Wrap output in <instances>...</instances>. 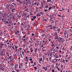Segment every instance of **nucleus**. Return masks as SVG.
Masks as SVG:
<instances>
[{
	"instance_id": "1",
	"label": "nucleus",
	"mask_w": 72,
	"mask_h": 72,
	"mask_svg": "<svg viewBox=\"0 0 72 72\" xmlns=\"http://www.w3.org/2000/svg\"><path fill=\"white\" fill-rule=\"evenodd\" d=\"M58 39L59 40V42H61V43H62L64 41L63 37H58Z\"/></svg>"
},
{
	"instance_id": "2",
	"label": "nucleus",
	"mask_w": 72,
	"mask_h": 72,
	"mask_svg": "<svg viewBox=\"0 0 72 72\" xmlns=\"http://www.w3.org/2000/svg\"><path fill=\"white\" fill-rule=\"evenodd\" d=\"M8 59V61H9L10 62H11L13 60V58H12V56H10L9 57Z\"/></svg>"
},
{
	"instance_id": "3",
	"label": "nucleus",
	"mask_w": 72,
	"mask_h": 72,
	"mask_svg": "<svg viewBox=\"0 0 72 72\" xmlns=\"http://www.w3.org/2000/svg\"><path fill=\"white\" fill-rule=\"evenodd\" d=\"M53 36L54 37V39H58L59 37L58 36V34L57 35H55V34H54Z\"/></svg>"
},
{
	"instance_id": "4",
	"label": "nucleus",
	"mask_w": 72,
	"mask_h": 72,
	"mask_svg": "<svg viewBox=\"0 0 72 72\" xmlns=\"http://www.w3.org/2000/svg\"><path fill=\"white\" fill-rule=\"evenodd\" d=\"M1 49L0 48V53H1V55H3V52L4 51V49H3L2 51H1Z\"/></svg>"
},
{
	"instance_id": "5",
	"label": "nucleus",
	"mask_w": 72,
	"mask_h": 72,
	"mask_svg": "<svg viewBox=\"0 0 72 72\" xmlns=\"http://www.w3.org/2000/svg\"><path fill=\"white\" fill-rule=\"evenodd\" d=\"M26 35H25L24 36H23V37L22 38V41H23L24 42H26Z\"/></svg>"
},
{
	"instance_id": "6",
	"label": "nucleus",
	"mask_w": 72,
	"mask_h": 72,
	"mask_svg": "<svg viewBox=\"0 0 72 72\" xmlns=\"http://www.w3.org/2000/svg\"><path fill=\"white\" fill-rule=\"evenodd\" d=\"M2 21H3L4 23H8V24H9V21H6V20H2Z\"/></svg>"
},
{
	"instance_id": "7",
	"label": "nucleus",
	"mask_w": 72,
	"mask_h": 72,
	"mask_svg": "<svg viewBox=\"0 0 72 72\" xmlns=\"http://www.w3.org/2000/svg\"><path fill=\"white\" fill-rule=\"evenodd\" d=\"M27 3L28 4H29L30 5H31L32 2H31V1H30V0H28Z\"/></svg>"
},
{
	"instance_id": "8",
	"label": "nucleus",
	"mask_w": 72,
	"mask_h": 72,
	"mask_svg": "<svg viewBox=\"0 0 72 72\" xmlns=\"http://www.w3.org/2000/svg\"><path fill=\"white\" fill-rule=\"evenodd\" d=\"M19 65L17 64H15L14 66V69H16L17 68V66H18Z\"/></svg>"
},
{
	"instance_id": "9",
	"label": "nucleus",
	"mask_w": 72,
	"mask_h": 72,
	"mask_svg": "<svg viewBox=\"0 0 72 72\" xmlns=\"http://www.w3.org/2000/svg\"><path fill=\"white\" fill-rule=\"evenodd\" d=\"M25 7H24V11H28V8H27V7L26 6V5H25Z\"/></svg>"
},
{
	"instance_id": "10",
	"label": "nucleus",
	"mask_w": 72,
	"mask_h": 72,
	"mask_svg": "<svg viewBox=\"0 0 72 72\" xmlns=\"http://www.w3.org/2000/svg\"><path fill=\"white\" fill-rule=\"evenodd\" d=\"M44 13L43 12H39V14H40V16H41V15H43L44 14Z\"/></svg>"
},
{
	"instance_id": "11",
	"label": "nucleus",
	"mask_w": 72,
	"mask_h": 72,
	"mask_svg": "<svg viewBox=\"0 0 72 72\" xmlns=\"http://www.w3.org/2000/svg\"><path fill=\"white\" fill-rule=\"evenodd\" d=\"M48 26L50 27L49 28L50 29H53V26L52 25H50L49 26Z\"/></svg>"
},
{
	"instance_id": "12",
	"label": "nucleus",
	"mask_w": 72,
	"mask_h": 72,
	"mask_svg": "<svg viewBox=\"0 0 72 72\" xmlns=\"http://www.w3.org/2000/svg\"><path fill=\"white\" fill-rule=\"evenodd\" d=\"M6 18L8 20H9L10 19V17L9 16H7L6 17Z\"/></svg>"
},
{
	"instance_id": "13",
	"label": "nucleus",
	"mask_w": 72,
	"mask_h": 72,
	"mask_svg": "<svg viewBox=\"0 0 72 72\" xmlns=\"http://www.w3.org/2000/svg\"><path fill=\"white\" fill-rule=\"evenodd\" d=\"M34 4L36 5V6H39V3L38 2H35L34 3Z\"/></svg>"
},
{
	"instance_id": "14",
	"label": "nucleus",
	"mask_w": 72,
	"mask_h": 72,
	"mask_svg": "<svg viewBox=\"0 0 72 72\" xmlns=\"http://www.w3.org/2000/svg\"><path fill=\"white\" fill-rule=\"evenodd\" d=\"M28 1V0H24L23 1V4H26V1Z\"/></svg>"
},
{
	"instance_id": "15",
	"label": "nucleus",
	"mask_w": 72,
	"mask_h": 72,
	"mask_svg": "<svg viewBox=\"0 0 72 72\" xmlns=\"http://www.w3.org/2000/svg\"><path fill=\"white\" fill-rule=\"evenodd\" d=\"M27 14H26L25 13H24L23 15H22V17H23L24 16H26Z\"/></svg>"
},
{
	"instance_id": "16",
	"label": "nucleus",
	"mask_w": 72,
	"mask_h": 72,
	"mask_svg": "<svg viewBox=\"0 0 72 72\" xmlns=\"http://www.w3.org/2000/svg\"><path fill=\"white\" fill-rule=\"evenodd\" d=\"M49 1H51L50 2V4H53L52 1H51V0H47V2H49Z\"/></svg>"
},
{
	"instance_id": "17",
	"label": "nucleus",
	"mask_w": 72,
	"mask_h": 72,
	"mask_svg": "<svg viewBox=\"0 0 72 72\" xmlns=\"http://www.w3.org/2000/svg\"><path fill=\"white\" fill-rule=\"evenodd\" d=\"M3 65H4V64H3V63H1L0 64V67H2Z\"/></svg>"
},
{
	"instance_id": "18",
	"label": "nucleus",
	"mask_w": 72,
	"mask_h": 72,
	"mask_svg": "<svg viewBox=\"0 0 72 72\" xmlns=\"http://www.w3.org/2000/svg\"><path fill=\"white\" fill-rule=\"evenodd\" d=\"M11 66H12V67L13 68H14V64H13V63H11Z\"/></svg>"
},
{
	"instance_id": "19",
	"label": "nucleus",
	"mask_w": 72,
	"mask_h": 72,
	"mask_svg": "<svg viewBox=\"0 0 72 72\" xmlns=\"http://www.w3.org/2000/svg\"><path fill=\"white\" fill-rule=\"evenodd\" d=\"M0 45H1V49H2V47L4 45V44L0 43Z\"/></svg>"
},
{
	"instance_id": "20",
	"label": "nucleus",
	"mask_w": 72,
	"mask_h": 72,
	"mask_svg": "<svg viewBox=\"0 0 72 72\" xmlns=\"http://www.w3.org/2000/svg\"><path fill=\"white\" fill-rule=\"evenodd\" d=\"M32 17H33L34 19H36V16H32Z\"/></svg>"
},
{
	"instance_id": "21",
	"label": "nucleus",
	"mask_w": 72,
	"mask_h": 72,
	"mask_svg": "<svg viewBox=\"0 0 72 72\" xmlns=\"http://www.w3.org/2000/svg\"><path fill=\"white\" fill-rule=\"evenodd\" d=\"M4 11L3 10H1V13H2V14H3V15H4Z\"/></svg>"
},
{
	"instance_id": "22",
	"label": "nucleus",
	"mask_w": 72,
	"mask_h": 72,
	"mask_svg": "<svg viewBox=\"0 0 72 72\" xmlns=\"http://www.w3.org/2000/svg\"><path fill=\"white\" fill-rule=\"evenodd\" d=\"M19 2L20 3V4H23V2H22V1H21V0H19Z\"/></svg>"
},
{
	"instance_id": "23",
	"label": "nucleus",
	"mask_w": 72,
	"mask_h": 72,
	"mask_svg": "<svg viewBox=\"0 0 72 72\" xmlns=\"http://www.w3.org/2000/svg\"><path fill=\"white\" fill-rule=\"evenodd\" d=\"M49 11V10L48 9H45V10H44V12H47V11Z\"/></svg>"
},
{
	"instance_id": "24",
	"label": "nucleus",
	"mask_w": 72,
	"mask_h": 72,
	"mask_svg": "<svg viewBox=\"0 0 72 72\" xmlns=\"http://www.w3.org/2000/svg\"><path fill=\"white\" fill-rule=\"evenodd\" d=\"M42 57H41V58H40V60L39 61V62H41V61H42Z\"/></svg>"
},
{
	"instance_id": "25",
	"label": "nucleus",
	"mask_w": 72,
	"mask_h": 72,
	"mask_svg": "<svg viewBox=\"0 0 72 72\" xmlns=\"http://www.w3.org/2000/svg\"><path fill=\"white\" fill-rule=\"evenodd\" d=\"M49 6V5H48V4H47L45 8H46L47 9H48Z\"/></svg>"
},
{
	"instance_id": "26",
	"label": "nucleus",
	"mask_w": 72,
	"mask_h": 72,
	"mask_svg": "<svg viewBox=\"0 0 72 72\" xmlns=\"http://www.w3.org/2000/svg\"><path fill=\"white\" fill-rule=\"evenodd\" d=\"M6 55H7L8 57L9 56V54H8V53L7 52H6Z\"/></svg>"
},
{
	"instance_id": "27",
	"label": "nucleus",
	"mask_w": 72,
	"mask_h": 72,
	"mask_svg": "<svg viewBox=\"0 0 72 72\" xmlns=\"http://www.w3.org/2000/svg\"><path fill=\"white\" fill-rule=\"evenodd\" d=\"M6 12H3V16H6Z\"/></svg>"
},
{
	"instance_id": "28",
	"label": "nucleus",
	"mask_w": 72,
	"mask_h": 72,
	"mask_svg": "<svg viewBox=\"0 0 72 72\" xmlns=\"http://www.w3.org/2000/svg\"><path fill=\"white\" fill-rule=\"evenodd\" d=\"M38 49V48H36V49H35V52H36L37 51V50Z\"/></svg>"
},
{
	"instance_id": "29",
	"label": "nucleus",
	"mask_w": 72,
	"mask_h": 72,
	"mask_svg": "<svg viewBox=\"0 0 72 72\" xmlns=\"http://www.w3.org/2000/svg\"><path fill=\"white\" fill-rule=\"evenodd\" d=\"M68 35H68V34H67V36H65L66 37L67 39H68V37H69Z\"/></svg>"
},
{
	"instance_id": "30",
	"label": "nucleus",
	"mask_w": 72,
	"mask_h": 72,
	"mask_svg": "<svg viewBox=\"0 0 72 72\" xmlns=\"http://www.w3.org/2000/svg\"><path fill=\"white\" fill-rule=\"evenodd\" d=\"M37 16H38V17L40 16V13H39V14L38 13L37 14Z\"/></svg>"
},
{
	"instance_id": "31",
	"label": "nucleus",
	"mask_w": 72,
	"mask_h": 72,
	"mask_svg": "<svg viewBox=\"0 0 72 72\" xmlns=\"http://www.w3.org/2000/svg\"><path fill=\"white\" fill-rule=\"evenodd\" d=\"M54 46V44L53 42V43L52 44V45H51V47H52Z\"/></svg>"
},
{
	"instance_id": "32",
	"label": "nucleus",
	"mask_w": 72,
	"mask_h": 72,
	"mask_svg": "<svg viewBox=\"0 0 72 72\" xmlns=\"http://www.w3.org/2000/svg\"><path fill=\"white\" fill-rule=\"evenodd\" d=\"M21 30L22 31H24V29L23 28H21Z\"/></svg>"
},
{
	"instance_id": "33",
	"label": "nucleus",
	"mask_w": 72,
	"mask_h": 72,
	"mask_svg": "<svg viewBox=\"0 0 72 72\" xmlns=\"http://www.w3.org/2000/svg\"><path fill=\"white\" fill-rule=\"evenodd\" d=\"M37 71L38 72H41L42 70H41V69H38Z\"/></svg>"
},
{
	"instance_id": "34",
	"label": "nucleus",
	"mask_w": 72,
	"mask_h": 72,
	"mask_svg": "<svg viewBox=\"0 0 72 72\" xmlns=\"http://www.w3.org/2000/svg\"><path fill=\"white\" fill-rule=\"evenodd\" d=\"M26 30L27 31H28V30H30L29 28L28 27H27V28L26 29Z\"/></svg>"
},
{
	"instance_id": "35",
	"label": "nucleus",
	"mask_w": 72,
	"mask_h": 72,
	"mask_svg": "<svg viewBox=\"0 0 72 72\" xmlns=\"http://www.w3.org/2000/svg\"><path fill=\"white\" fill-rule=\"evenodd\" d=\"M29 17H30V15H27V16H26V18H29Z\"/></svg>"
},
{
	"instance_id": "36",
	"label": "nucleus",
	"mask_w": 72,
	"mask_h": 72,
	"mask_svg": "<svg viewBox=\"0 0 72 72\" xmlns=\"http://www.w3.org/2000/svg\"><path fill=\"white\" fill-rule=\"evenodd\" d=\"M64 32H65L66 33V32H67V30H64Z\"/></svg>"
},
{
	"instance_id": "37",
	"label": "nucleus",
	"mask_w": 72,
	"mask_h": 72,
	"mask_svg": "<svg viewBox=\"0 0 72 72\" xmlns=\"http://www.w3.org/2000/svg\"><path fill=\"white\" fill-rule=\"evenodd\" d=\"M55 7V6H54V5L52 7H51V9H54Z\"/></svg>"
},
{
	"instance_id": "38",
	"label": "nucleus",
	"mask_w": 72,
	"mask_h": 72,
	"mask_svg": "<svg viewBox=\"0 0 72 72\" xmlns=\"http://www.w3.org/2000/svg\"><path fill=\"white\" fill-rule=\"evenodd\" d=\"M35 8H36V10H35L36 11H37V10H39V8L37 7H36Z\"/></svg>"
},
{
	"instance_id": "39",
	"label": "nucleus",
	"mask_w": 72,
	"mask_h": 72,
	"mask_svg": "<svg viewBox=\"0 0 72 72\" xmlns=\"http://www.w3.org/2000/svg\"><path fill=\"white\" fill-rule=\"evenodd\" d=\"M61 17L62 18V19H64V17H65V16H64V15H62L61 16Z\"/></svg>"
},
{
	"instance_id": "40",
	"label": "nucleus",
	"mask_w": 72,
	"mask_h": 72,
	"mask_svg": "<svg viewBox=\"0 0 72 72\" xmlns=\"http://www.w3.org/2000/svg\"><path fill=\"white\" fill-rule=\"evenodd\" d=\"M52 21H53V22L54 20H55V17H52Z\"/></svg>"
},
{
	"instance_id": "41",
	"label": "nucleus",
	"mask_w": 72,
	"mask_h": 72,
	"mask_svg": "<svg viewBox=\"0 0 72 72\" xmlns=\"http://www.w3.org/2000/svg\"><path fill=\"white\" fill-rule=\"evenodd\" d=\"M59 47L58 46H57V47H56V49H57V50H59Z\"/></svg>"
},
{
	"instance_id": "42",
	"label": "nucleus",
	"mask_w": 72,
	"mask_h": 72,
	"mask_svg": "<svg viewBox=\"0 0 72 72\" xmlns=\"http://www.w3.org/2000/svg\"><path fill=\"white\" fill-rule=\"evenodd\" d=\"M55 28H56V26H53V27H52V29H55Z\"/></svg>"
},
{
	"instance_id": "43",
	"label": "nucleus",
	"mask_w": 72,
	"mask_h": 72,
	"mask_svg": "<svg viewBox=\"0 0 72 72\" xmlns=\"http://www.w3.org/2000/svg\"><path fill=\"white\" fill-rule=\"evenodd\" d=\"M4 57L3 56L1 57V58L2 60H3V59H4Z\"/></svg>"
},
{
	"instance_id": "44",
	"label": "nucleus",
	"mask_w": 72,
	"mask_h": 72,
	"mask_svg": "<svg viewBox=\"0 0 72 72\" xmlns=\"http://www.w3.org/2000/svg\"><path fill=\"white\" fill-rule=\"evenodd\" d=\"M17 33H19V30H17Z\"/></svg>"
},
{
	"instance_id": "45",
	"label": "nucleus",
	"mask_w": 72,
	"mask_h": 72,
	"mask_svg": "<svg viewBox=\"0 0 72 72\" xmlns=\"http://www.w3.org/2000/svg\"><path fill=\"white\" fill-rule=\"evenodd\" d=\"M26 6H28V3H27V2H26Z\"/></svg>"
},
{
	"instance_id": "46",
	"label": "nucleus",
	"mask_w": 72,
	"mask_h": 72,
	"mask_svg": "<svg viewBox=\"0 0 72 72\" xmlns=\"http://www.w3.org/2000/svg\"><path fill=\"white\" fill-rule=\"evenodd\" d=\"M33 68H34L35 69V70H36V69H37V67H35V66H34Z\"/></svg>"
},
{
	"instance_id": "47",
	"label": "nucleus",
	"mask_w": 72,
	"mask_h": 72,
	"mask_svg": "<svg viewBox=\"0 0 72 72\" xmlns=\"http://www.w3.org/2000/svg\"><path fill=\"white\" fill-rule=\"evenodd\" d=\"M53 19V17H52V16L51 17L50 19V21H52V19Z\"/></svg>"
},
{
	"instance_id": "48",
	"label": "nucleus",
	"mask_w": 72,
	"mask_h": 72,
	"mask_svg": "<svg viewBox=\"0 0 72 72\" xmlns=\"http://www.w3.org/2000/svg\"><path fill=\"white\" fill-rule=\"evenodd\" d=\"M33 56L34 57V56H36V54L35 53H34L33 55Z\"/></svg>"
},
{
	"instance_id": "49",
	"label": "nucleus",
	"mask_w": 72,
	"mask_h": 72,
	"mask_svg": "<svg viewBox=\"0 0 72 72\" xmlns=\"http://www.w3.org/2000/svg\"><path fill=\"white\" fill-rule=\"evenodd\" d=\"M56 58H59V55H57V56H56Z\"/></svg>"
},
{
	"instance_id": "50",
	"label": "nucleus",
	"mask_w": 72,
	"mask_h": 72,
	"mask_svg": "<svg viewBox=\"0 0 72 72\" xmlns=\"http://www.w3.org/2000/svg\"><path fill=\"white\" fill-rule=\"evenodd\" d=\"M14 14H12L11 15V16L13 17L14 16Z\"/></svg>"
},
{
	"instance_id": "51",
	"label": "nucleus",
	"mask_w": 72,
	"mask_h": 72,
	"mask_svg": "<svg viewBox=\"0 0 72 72\" xmlns=\"http://www.w3.org/2000/svg\"><path fill=\"white\" fill-rule=\"evenodd\" d=\"M3 34V33L0 32V35H2Z\"/></svg>"
},
{
	"instance_id": "52",
	"label": "nucleus",
	"mask_w": 72,
	"mask_h": 72,
	"mask_svg": "<svg viewBox=\"0 0 72 72\" xmlns=\"http://www.w3.org/2000/svg\"><path fill=\"white\" fill-rule=\"evenodd\" d=\"M2 69H3V67H0V71H1L2 70Z\"/></svg>"
},
{
	"instance_id": "53",
	"label": "nucleus",
	"mask_w": 72,
	"mask_h": 72,
	"mask_svg": "<svg viewBox=\"0 0 72 72\" xmlns=\"http://www.w3.org/2000/svg\"><path fill=\"white\" fill-rule=\"evenodd\" d=\"M28 28H29V30H30V25H29V24H28Z\"/></svg>"
},
{
	"instance_id": "54",
	"label": "nucleus",
	"mask_w": 72,
	"mask_h": 72,
	"mask_svg": "<svg viewBox=\"0 0 72 72\" xmlns=\"http://www.w3.org/2000/svg\"><path fill=\"white\" fill-rule=\"evenodd\" d=\"M11 1L12 2H15V0H11Z\"/></svg>"
},
{
	"instance_id": "55",
	"label": "nucleus",
	"mask_w": 72,
	"mask_h": 72,
	"mask_svg": "<svg viewBox=\"0 0 72 72\" xmlns=\"http://www.w3.org/2000/svg\"><path fill=\"white\" fill-rule=\"evenodd\" d=\"M57 34H57V32H55V35H57Z\"/></svg>"
},
{
	"instance_id": "56",
	"label": "nucleus",
	"mask_w": 72,
	"mask_h": 72,
	"mask_svg": "<svg viewBox=\"0 0 72 72\" xmlns=\"http://www.w3.org/2000/svg\"><path fill=\"white\" fill-rule=\"evenodd\" d=\"M7 6V7L8 8H9V7L10 6V4H6Z\"/></svg>"
},
{
	"instance_id": "57",
	"label": "nucleus",
	"mask_w": 72,
	"mask_h": 72,
	"mask_svg": "<svg viewBox=\"0 0 72 72\" xmlns=\"http://www.w3.org/2000/svg\"><path fill=\"white\" fill-rule=\"evenodd\" d=\"M16 71L17 72H19V70L18 69H17L16 70Z\"/></svg>"
},
{
	"instance_id": "58",
	"label": "nucleus",
	"mask_w": 72,
	"mask_h": 72,
	"mask_svg": "<svg viewBox=\"0 0 72 72\" xmlns=\"http://www.w3.org/2000/svg\"><path fill=\"white\" fill-rule=\"evenodd\" d=\"M43 3H46V1H45V0L44 1H43Z\"/></svg>"
},
{
	"instance_id": "59",
	"label": "nucleus",
	"mask_w": 72,
	"mask_h": 72,
	"mask_svg": "<svg viewBox=\"0 0 72 72\" xmlns=\"http://www.w3.org/2000/svg\"><path fill=\"white\" fill-rule=\"evenodd\" d=\"M30 62L31 63H32V64H33V61L32 60Z\"/></svg>"
},
{
	"instance_id": "60",
	"label": "nucleus",
	"mask_w": 72,
	"mask_h": 72,
	"mask_svg": "<svg viewBox=\"0 0 72 72\" xmlns=\"http://www.w3.org/2000/svg\"><path fill=\"white\" fill-rule=\"evenodd\" d=\"M65 2L64 0H62V3H63Z\"/></svg>"
},
{
	"instance_id": "61",
	"label": "nucleus",
	"mask_w": 72,
	"mask_h": 72,
	"mask_svg": "<svg viewBox=\"0 0 72 72\" xmlns=\"http://www.w3.org/2000/svg\"><path fill=\"white\" fill-rule=\"evenodd\" d=\"M20 56L21 57V58H22V54H21V53H20Z\"/></svg>"
},
{
	"instance_id": "62",
	"label": "nucleus",
	"mask_w": 72,
	"mask_h": 72,
	"mask_svg": "<svg viewBox=\"0 0 72 72\" xmlns=\"http://www.w3.org/2000/svg\"><path fill=\"white\" fill-rule=\"evenodd\" d=\"M51 71L52 72H54L55 71V70H54V69H53Z\"/></svg>"
},
{
	"instance_id": "63",
	"label": "nucleus",
	"mask_w": 72,
	"mask_h": 72,
	"mask_svg": "<svg viewBox=\"0 0 72 72\" xmlns=\"http://www.w3.org/2000/svg\"><path fill=\"white\" fill-rule=\"evenodd\" d=\"M68 13H69L70 10L69 9H68Z\"/></svg>"
},
{
	"instance_id": "64",
	"label": "nucleus",
	"mask_w": 72,
	"mask_h": 72,
	"mask_svg": "<svg viewBox=\"0 0 72 72\" xmlns=\"http://www.w3.org/2000/svg\"><path fill=\"white\" fill-rule=\"evenodd\" d=\"M32 35L33 36H35V35H34V33H32Z\"/></svg>"
}]
</instances>
